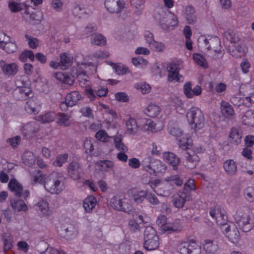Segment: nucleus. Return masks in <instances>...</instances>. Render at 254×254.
<instances>
[{
  "label": "nucleus",
  "instance_id": "obj_1",
  "mask_svg": "<svg viewBox=\"0 0 254 254\" xmlns=\"http://www.w3.org/2000/svg\"><path fill=\"white\" fill-rule=\"evenodd\" d=\"M186 118L191 128L198 130L202 128L204 124V116L202 111L197 107L193 106L186 113Z\"/></svg>",
  "mask_w": 254,
  "mask_h": 254
},
{
  "label": "nucleus",
  "instance_id": "obj_2",
  "mask_svg": "<svg viewBox=\"0 0 254 254\" xmlns=\"http://www.w3.org/2000/svg\"><path fill=\"white\" fill-rule=\"evenodd\" d=\"M141 165L144 171L155 176L165 173L166 171V166L161 161L151 156L145 157L141 162Z\"/></svg>",
  "mask_w": 254,
  "mask_h": 254
},
{
  "label": "nucleus",
  "instance_id": "obj_3",
  "mask_svg": "<svg viewBox=\"0 0 254 254\" xmlns=\"http://www.w3.org/2000/svg\"><path fill=\"white\" fill-rule=\"evenodd\" d=\"M44 188L52 194H59L64 190V186L62 182V177L59 176V173L53 172L46 178Z\"/></svg>",
  "mask_w": 254,
  "mask_h": 254
},
{
  "label": "nucleus",
  "instance_id": "obj_4",
  "mask_svg": "<svg viewBox=\"0 0 254 254\" xmlns=\"http://www.w3.org/2000/svg\"><path fill=\"white\" fill-rule=\"evenodd\" d=\"M234 218L240 229L244 232L250 231L254 227V219L249 212H237Z\"/></svg>",
  "mask_w": 254,
  "mask_h": 254
},
{
  "label": "nucleus",
  "instance_id": "obj_5",
  "mask_svg": "<svg viewBox=\"0 0 254 254\" xmlns=\"http://www.w3.org/2000/svg\"><path fill=\"white\" fill-rule=\"evenodd\" d=\"M144 247L148 251L157 249L159 246V236L152 226L146 227L144 232Z\"/></svg>",
  "mask_w": 254,
  "mask_h": 254
},
{
  "label": "nucleus",
  "instance_id": "obj_6",
  "mask_svg": "<svg viewBox=\"0 0 254 254\" xmlns=\"http://www.w3.org/2000/svg\"><path fill=\"white\" fill-rule=\"evenodd\" d=\"M209 215L215 220L221 230L223 227L225 228L229 224L226 211L220 205H216L211 207L209 209Z\"/></svg>",
  "mask_w": 254,
  "mask_h": 254
},
{
  "label": "nucleus",
  "instance_id": "obj_7",
  "mask_svg": "<svg viewBox=\"0 0 254 254\" xmlns=\"http://www.w3.org/2000/svg\"><path fill=\"white\" fill-rule=\"evenodd\" d=\"M178 249L181 254H200L201 253L200 247L193 240L180 243Z\"/></svg>",
  "mask_w": 254,
  "mask_h": 254
},
{
  "label": "nucleus",
  "instance_id": "obj_8",
  "mask_svg": "<svg viewBox=\"0 0 254 254\" xmlns=\"http://www.w3.org/2000/svg\"><path fill=\"white\" fill-rule=\"evenodd\" d=\"M127 201L128 200L124 195H116L112 199L111 205L115 209L129 213L132 207Z\"/></svg>",
  "mask_w": 254,
  "mask_h": 254
},
{
  "label": "nucleus",
  "instance_id": "obj_9",
  "mask_svg": "<svg viewBox=\"0 0 254 254\" xmlns=\"http://www.w3.org/2000/svg\"><path fill=\"white\" fill-rule=\"evenodd\" d=\"M223 233L228 238L229 241L235 243L240 238V233L236 226L233 222H229L225 228L221 230Z\"/></svg>",
  "mask_w": 254,
  "mask_h": 254
},
{
  "label": "nucleus",
  "instance_id": "obj_10",
  "mask_svg": "<svg viewBox=\"0 0 254 254\" xmlns=\"http://www.w3.org/2000/svg\"><path fill=\"white\" fill-rule=\"evenodd\" d=\"M13 96L17 100H25L32 97L33 93L30 86L23 85L17 86L13 92Z\"/></svg>",
  "mask_w": 254,
  "mask_h": 254
},
{
  "label": "nucleus",
  "instance_id": "obj_11",
  "mask_svg": "<svg viewBox=\"0 0 254 254\" xmlns=\"http://www.w3.org/2000/svg\"><path fill=\"white\" fill-rule=\"evenodd\" d=\"M105 6L108 11L112 13H118L125 7L123 0H105Z\"/></svg>",
  "mask_w": 254,
  "mask_h": 254
},
{
  "label": "nucleus",
  "instance_id": "obj_12",
  "mask_svg": "<svg viewBox=\"0 0 254 254\" xmlns=\"http://www.w3.org/2000/svg\"><path fill=\"white\" fill-rule=\"evenodd\" d=\"M168 71V79L170 82L179 81L182 76L179 74L180 64L174 62L170 63L167 66Z\"/></svg>",
  "mask_w": 254,
  "mask_h": 254
},
{
  "label": "nucleus",
  "instance_id": "obj_13",
  "mask_svg": "<svg viewBox=\"0 0 254 254\" xmlns=\"http://www.w3.org/2000/svg\"><path fill=\"white\" fill-rule=\"evenodd\" d=\"M128 194L132 198L134 202L137 204L142 203L146 199L148 191L141 190L136 188H131L128 190Z\"/></svg>",
  "mask_w": 254,
  "mask_h": 254
},
{
  "label": "nucleus",
  "instance_id": "obj_14",
  "mask_svg": "<svg viewBox=\"0 0 254 254\" xmlns=\"http://www.w3.org/2000/svg\"><path fill=\"white\" fill-rule=\"evenodd\" d=\"M184 93L188 98H192L194 96H198L201 94L202 89L201 86L196 85L193 88L190 82H186L183 86Z\"/></svg>",
  "mask_w": 254,
  "mask_h": 254
},
{
  "label": "nucleus",
  "instance_id": "obj_15",
  "mask_svg": "<svg viewBox=\"0 0 254 254\" xmlns=\"http://www.w3.org/2000/svg\"><path fill=\"white\" fill-rule=\"evenodd\" d=\"M162 157L170 166L172 167L173 170H177L181 163L180 158L175 154L171 152H165L163 153Z\"/></svg>",
  "mask_w": 254,
  "mask_h": 254
},
{
  "label": "nucleus",
  "instance_id": "obj_16",
  "mask_svg": "<svg viewBox=\"0 0 254 254\" xmlns=\"http://www.w3.org/2000/svg\"><path fill=\"white\" fill-rule=\"evenodd\" d=\"M0 67L4 74L8 76L14 75L18 70V66L16 64H7L3 60L0 61Z\"/></svg>",
  "mask_w": 254,
  "mask_h": 254
},
{
  "label": "nucleus",
  "instance_id": "obj_17",
  "mask_svg": "<svg viewBox=\"0 0 254 254\" xmlns=\"http://www.w3.org/2000/svg\"><path fill=\"white\" fill-rule=\"evenodd\" d=\"M242 131L238 127L231 128L228 140L230 143L234 145H238L241 142Z\"/></svg>",
  "mask_w": 254,
  "mask_h": 254
},
{
  "label": "nucleus",
  "instance_id": "obj_18",
  "mask_svg": "<svg viewBox=\"0 0 254 254\" xmlns=\"http://www.w3.org/2000/svg\"><path fill=\"white\" fill-rule=\"evenodd\" d=\"M220 112L222 116L226 119H232L235 117L233 107L229 103L222 101L220 103Z\"/></svg>",
  "mask_w": 254,
  "mask_h": 254
},
{
  "label": "nucleus",
  "instance_id": "obj_19",
  "mask_svg": "<svg viewBox=\"0 0 254 254\" xmlns=\"http://www.w3.org/2000/svg\"><path fill=\"white\" fill-rule=\"evenodd\" d=\"M97 200L93 195L87 196L83 201V207L86 213H91L97 205Z\"/></svg>",
  "mask_w": 254,
  "mask_h": 254
},
{
  "label": "nucleus",
  "instance_id": "obj_20",
  "mask_svg": "<svg viewBox=\"0 0 254 254\" xmlns=\"http://www.w3.org/2000/svg\"><path fill=\"white\" fill-rule=\"evenodd\" d=\"M8 188L9 190L14 193L15 195L19 197L22 195V186L15 178L10 180L8 184Z\"/></svg>",
  "mask_w": 254,
  "mask_h": 254
},
{
  "label": "nucleus",
  "instance_id": "obj_21",
  "mask_svg": "<svg viewBox=\"0 0 254 254\" xmlns=\"http://www.w3.org/2000/svg\"><path fill=\"white\" fill-rule=\"evenodd\" d=\"M203 43L208 50H213L216 51L215 48L220 46V42L219 38L216 37L208 36L203 40Z\"/></svg>",
  "mask_w": 254,
  "mask_h": 254
},
{
  "label": "nucleus",
  "instance_id": "obj_22",
  "mask_svg": "<svg viewBox=\"0 0 254 254\" xmlns=\"http://www.w3.org/2000/svg\"><path fill=\"white\" fill-rule=\"evenodd\" d=\"M242 124L249 127H254V110L246 111L241 117Z\"/></svg>",
  "mask_w": 254,
  "mask_h": 254
},
{
  "label": "nucleus",
  "instance_id": "obj_23",
  "mask_svg": "<svg viewBox=\"0 0 254 254\" xmlns=\"http://www.w3.org/2000/svg\"><path fill=\"white\" fill-rule=\"evenodd\" d=\"M41 105L33 98L29 99L25 105V110L28 114H37L40 111Z\"/></svg>",
  "mask_w": 254,
  "mask_h": 254
},
{
  "label": "nucleus",
  "instance_id": "obj_24",
  "mask_svg": "<svg viewBox=\"0 0 254 254\" xmlns=\"http://www.w3.org/2000/svg\"><path fill=\"white\" fill-rule=\"evenodd\" d=\"M37 210L41 217L48 216L51 213L48 202L44 200H40L37 204Z\"/></svg>",
  "mask_w": 254,
  "mask_h": 254
},
{
  "label": "nucleus",
  "instance_id": "obj_25",
  "mask_svg": "<svg viewBox=\"0 0 254 254\" xmlns=\"http://www.w3.org/2000/svg\"><path fill=\"white\" fill-rule=\"evenodd\" d=\"M55 78L62 83L72 85L74 83L73 76L67 73L58 72L55 74Z\"/></svg>",
  "mask_w": 254,
  "mask_h": 254
},
{
  "label": "nucleus",
  "instance_id": "obj_26",
  "mask_svg": "<svg viewBox=\"0 0 254 254\" xmlns=\"http://www.w3.org/2000/svg\"><path fill=\"white\" fill-rule=\"evenodd\" d=\"M223 168L229 176L234 175L237 171L236 163L233 159L226 160L223 163Z\"/></svg>",
  "mask_w": 254,
  "mask_h": 254
},
{
  "label": "nucleus",
  "instance_id": "obj_27",
  "mask_svg": "<svg viewBox=\"0 0 254 254\" xmlns=\"http://www.w3.org/2000/svg\"><path fill=\"white\" fill-rule=\"evenodd\" d=\"M65 99L69 106L73 107L76 105L78 101L81 99V95L78 91H73L67 94Z\"/></svg>",
  "mask_w": 254,
  "mask_h": 254
},
{
  "label": "nucleus",
  "instance_id": "obj_28",
  "mask_svg": "<svg viewBox=\"0 0 254 254\" xmlns=\"http://www.w3.org/2000/svg\"><path fill=\"white\" fill-rule=\"evenodd\" d=\"M187 194L185 192H180L174 195L173 205L180 208L184 206L187 199Z\"/></svg>",
  "mask_w": 254,
  "mask_h": 254
},
{
  "label": "nucleus",
  "instance_id": "obj_29",
  "mask_svg": "<svg viewBox=\"0 0 254 254\" xmlns=\"http://www.w3.org/2000/svg\"><path fill=\"white\" fill-rule=\"evenodd\" d=\"M179 147L183 150H189L192 146V140L189 134L183 135L178 139Z\"/></svg>",
  "mask_w": 254,
  "mask_h": 254
},
{
  "label": "nucleus",
  "instance_id": "obj_30",
  "mask_svg": "<svg viewBox=\"0 0 254 254\" xmlns=\"http://www.w3.org/2000/svg\"><path fill=\"white\" fill-rule=\"evenodd\" d=\"M10 204L12 208L18 212L21 211L26 212L28 210V207L25 202L19 198L11 199Z\"/></svg>",
  "mask_w": 254,
  "mask_h": 254
},
{
  "label": "nucleus",
  "instance_id": "obj_31",
  "mask_svg": "<svg viewBox=\"0 0 254 254\" xmlns=\"http://www.w3.org/2000/svg\"><path fill=\"white\" fill-rule=\"evenodd\" d=\"M57 117V114L54 112H49L45 114L35 117V119L42 123H48L53 122Z\"/></svg>",
  "mask_w": 254,
  "mask_h": 254
},
{
  "label": "nucleus",
  "instance_id": "obj_32",
  "mask_svg": "<svg viewBox=\"0 0 254 254\" xmlns=\"http://www.w3.org/2000/svg\"><path fill=\"white\" fill-rule=\"evenodd\" d=\"M203 249L206 253L209 254H219L218 245L214 244L213 242L210 240L204 241Z\"/></svg>",
  "mask_w": 254,
  "mask_h": 254
},
{
  "label": "nucleus",
  "instance_id": "obj_33",
  "mask_svg": "<svg viewBox=\"0 0 254 254\" xmlns=\"http://www.w3.org/2000/svg\"><path fill=\"white\" fill-rule=\"evenodd\" d=\"M112 137L115 146L118 151L122 152H127L128 151L127 147L123 141V136L122 135L114 136Z\"/></svg>",
  "mask_w": 254,
  "mask_h": 254
},
{
  "label": "nucleus",
  "instance_id": "obj_34",
  "mask_svg": "<svg viewBox=\"0 0 254 254\" xmlns=\"http://www.w3.org/2000/svg\"><path fill=\"white\" fill-rule=\"evenodd\" d=\"M78 164L75 161H72L68 166V173L74 180H77L80 178L79 173L78 171Z\"/></svg>",
  "mask_w": 254,
  "mask_h": 254
},
{
  "label": "nucleus",
  "instance_id": "obj_35",
  "mask_svg": "<svg viewBox=\"0 0 254 254\" xmlns=\"http://www.w3.org/2000/svg\"><path fill=\"white\" fill-rule=\"evenodd\" d=\"M76 77L78 78L79 85L81 87L86 88L91 85V82L88 79V76L85 71H77Z\"/></svg>",
  "mask_w": 254,
  "mask_h": 254
},
{
  "label": "nucleus",
  "instance_id": "obj_36",
  "mask_svg": "<svg viewBox=\"0 0 254 254\" xmlns=\"http://www.w3.org/2000/svg\"><path fill=\"white\" fill-rule=\"evenodd\" d=\"M22 160L26 166H32L36 161L35 155L31 151H25L22 155Z\"/></svg>",
  "mask_w": 254,
  "mask_h": 254
},
{
  "label": "nucleus",
  "instance_id": "obj_37",
  "mask_svg": "<svg viewBox=\"0 0 254 254\" xmlns=\"http://www.w3.org/2000/svg\"><path fill=\"white\" fill-rule=\"evenodd\" d=\"M96 165L101 171L108 172L113 169L114 163L111 160H105L98 161Z\"/></svg>",
  "mask_w": 254,
  "mask_h": 254
},
{
  "label": "nucleus",
  "instance_id": "obj_38",
  "mask_svg": "<svg viewBox=\"0 0 254 254\" xmlns=\"http://www.w3.org/2000/svg\"><path fill=\"white\" fill-rule=\"evenodd\" d=\"M163 126L160 127H156V124L150 120L146 121L145 123L142 126V129L145 131L155 132L162 129Z\"/></svg>",
  "mask_w": 254,
  "mask_h": 254
},
{
  "label": "nucleus",
  "instance_id": "obj_39",
  "mask_svg": "<svg viewBox=\"0 0 254 254\" xmlns=\"http://www.w3.org/2000/svg\"><path fill=\"white\" fill-rule=\"evenodd\" d=\"M109 64L112 66L114 71L118 75H124L130 72L127 66L121 63L115 64L111 62Z\"/></svg>",
  "mask_w": 254,
  "mask_h": 254
},
{
  "label": "nucleus",
  "instance_id": "obj_40",
  "mask_svg": "<svg viewBox=\"0 0 254 254\" xmlns=\"http://www.w3.org/2000/svg\"><path fill=\"white\" fill-rule=\"evenodd\" d=\"M160 112V107L153 104L148 105L144 111L145 114L151 118L157 117Z\"/></svg>",
  "mask_w": 254,
  "mask_h": 254
},
{
  "label": "nucleus",
  "instance_id": "obj_41",
  "mask_svg": "<svg viewBox=\"0 0 254 254\" xmlns=\"http://www.w3.org/2000/svg\"><path fill=\"white\" fill-rule=\"evenodd\" d=\"M57 123L60 126L68 127L70 125L69 116L65 113H59L57 114Z\"/></svg>",
  "mask_w": 254,
  "mask_h": 254
},
{
  "label": "nucleus",
  "instance_id": "obj_42",
  "mask_svg": "<svg viewBox=\"0 0 254 254\" xmlns=\"http://www.w3.org/2000/svg\"><path fill=\"white\" fill-rule=\"evenodd\" d=\"M186 154L187 155L186 157L187 161L188 162L190 163L189 167L191 169L195 168L199 161V157L193 151H192V154L189 152H187Z\"/></svg>",
  "mask_w": 254,
  "mask_h": 254
},
{
  "label": "nucleus",
  "instance_id": "obj_43",
  "mask_svg": "<svg viewBox=\"0 0 254 254\" xmlns=\"http://www.w3.org/2000/svg\"><path fill=\"white\" fill-rule=\"evenodd\" d=\"M192 59L196 64L204 68L208 66L207 62L205 58L201 54L194 53L192 55Z\"/></svg>",
  "mask_w": 254,
  "mask_h": 254
},
{
  "label": "nucleus",
  "instance_id": "obj_44",
  "mask_svg": "<svg viewBox=\"0 0 254 254\" xmlns=\"http://www.w3.org/2000/svg\"><path fill=\"white\" fill-rule=\"evenodd\" d=\"M2 238L3 241V250L6 252L13 246V238L10 233H5L2 235Z\"/></svg>",
  "mask_w": 254,
  "mask_h": 254
},
{
  "label": "nucleus",
  "instance_id": "obj_45",
  "mask_svg": "<svg viewBox=\"0 0 254 254\" xmlns=\"http://www.w3.org/2000/svg\"><path fill=\"white\" fill-rule=\"evenodd\" d=\"M8 8L12 12H17L20 11L22 9H25V13H27V5L23 3H17L14 1H9L8 3Z\"/></svg>",
  "mask_w": 254,
  "mask_h": 254
},
{
  "label": "nucleus",
  "instance_id": "obj_46",
  "mask_svg": "<svg viewBox=\"0 0 254 254\" xmlns=\"http://www.w3.org/2000/svg\"><path fill=\"white\" fill-rule=\"evenodd\" d=\"M126 126L127 131L130 134H134L137 130L138 126L136 120L134 118H130L126 122Z\"/></svg>",
  "mask_w": 254,
  "mask_h": 254
},
{
  "label": "nucleus",
  "instance_id": "obj_47",
  "mask_svg": "<svg viewBox=\"0 0 254 254\" xmlns=\"http://www.w3.org/2000/svg\"><path fill=\"white\" fill-rule=\"evenodd\" d=\"M33 181V184H44L45 180V176L44 175L42 171L40 170L35 171L31 175Z\"/></svg>",
  "mask_w": 254,
  "mask_h": 254
},
{
  "label": "nucleus",
  "instance_id": "obj_48",
  "mask_svg": "<svg viewBox=\"0 0 254 254\" xmlns=\"http://www.w3.org/2000/svg\"><path fill=\"white\" fill-rule=\"evenodd\" d=\"M179 226L177 222H167L163 227L161 228V230L163 233H170L171 232H175L178 230Z\"/></svg>",
  "mask_w": 254,
  "mask_h": 254
},
{
  "label": "nucleus",
  "instance_id": "obj_49",
  "mask_svg": "<svg viewBox=\"0 0 254 254\" xmlns=\"http://www.w3.org/2000/svg\"><path fill=\"white\" fill-rule=\"evenodd\" d=\"M232 43L233 45L230 47L229 51L232 56L235 58L241 57L243 54V50L241 47H237L235 41L232 40Z\"/></svg>",
  "mask_w": 254,
  "mask_h": 254
},
{
  "label": "nucleus",
  "instance_id": "obj_50",
  "mask_svg": "<svg viewBox=\"0 0 254 254\" xmlns=\"http://www.w3.org/2000/svg\"><path fill=\"white\" fill-rule=\"evenodd\" d=\"M34 124H28L24 126L22 130L23 135L25 137H31L37 132L38 128H32V126Z\"/></svg>",
  "mask_w": 254,
  "mask_h": 254
},
{
  "label": "nucleus",
  "instance_id": "obj_51",
  "mask_svg": "<svg viewBox=\"0 0 254 254\" xmlns=\"http://www.w3.org/2000/svg\"><path fill=\"white\" fill-rule=\"evenodd\" d=\"M144 222L143 217L141 215H137L133 219L129 221V226L134 230H137L140 228V224Z\"/></svg>",
  "mask_w": 254,
  "mask_h": 254
},
{
  "label": "nucleus",
  "instance_id": "obj_52",
  "mask_svg": "<svg viewBox=\"0 0 254 254\" xmlns=\"http://www.w3.org/2000/svg\"><path fill=\"white\" fill-rule=\"evenodd\" d=\"M165 181L171 185H176L177 186H181L183 184V180L178 175L168 176L166 178Z\"/></svg>",
  "mask_w": 254,
  "mask_h": 254
},
{
  "label": "nucleus",
  "instance_id": "obj_53",
  "mask_svg": "<svg viewBox=\"0 0 254 254\" xmlns=\"http://www.w3.org/2000/svg\"><path fill=\"white\" fill-rule=\"evenodd\" d=\"M29 59L32 62L34 61L35 55L31 50H25L19 56V60L22 62H25Z\"/></svg>",
  "mask_w": 254,
  "mask_h": 254
},
{
  "label": "nucleus",
  "instance_id": "obj_54",
  "mask_svg": "<svg viewBox=\"0 0 254 254\" xmlns=\"http://www.w3.org/2000/svg\"><path fill=\"white\" fill-rule=\"evenodd\" d=\"M95 137L97 140L103 142H108L111 137L106 131L103 129H99L96 133Z\"/></svg>",
  "mask_w": 254,
  "mask_h": 254
},
{
  "label": "nucleus",
  "instance_id": "obj_55",
  "mask_svg": "<svg viewBox=\"0 0 254 254\" xmlns=\"http://www.w3.org/2000/svg\"><path fill=\"white\" fill-rule=\"evenodd\" d=\"M68 157L67 153L59 154L57 155L56 160L54 161L53 164L55 166L62 167L66 162Z\"/></svg>",
  "mask_w": 254,
  "mask_h": 254
},
{
  "label": "nucleus",
  "instance_id": "obj_56",
  "mask_svg": "<svg viewBox=\"0 0 254 254\" xmlns=\"http://www.w3.org/2000/svg\"><path fill=\"white\" fill-rule=\"evenodd\" d=\"M72 12L75 17L79 18H81L84 14H85L84 8L76 3L73 4Z\"/></svg>",
  "mask_w": 254,
  "mask_h": 254
},
{
  "label": "nucleus",
  "instance_id": "obj_57",
  "mask_svg": "<svg viewBox=\"0 0 254 254\" xmlns=\"http://www.w3.org/2000/svg\"><path fill=\"white\" fill-rule=\"evenodd\" d=\"M244 194L246 199L250 202L254 201V188L249 187L245 189Z\"/></svg>",
  "mask_w": 254,
  "mask_h": 254
},
{
  "label": "nucleus",
  "instance_id": "obj_58",
  "mask_svg": "<svg viewBox=\"0 0 254 254\" xmlns=\"http://www.w3.org/2000/svg\"><path fill=\"white\" fill-rule=\"evenodd\" d=\"M159 181L158 180H154V183L151 182L150 183V187L153 190V191L156 192L158 195H162V196H167L170 193L169 192H166V191H164L162 193L161 191H159L157 189H161L160 188L159 185Z\"/></svg>",
  "mask_w": 254,
  "mask_h": 254
},
{
  "label": "nucleus",
  "instance_id": "obj_59",
  "mask_svg": "<svg viewBox=\"0 0 254 254\" xmlns=\"http://www.w3.org/2000/svg\"><path fill=\"white\" fill-rule=\"evenodd\" d=\"M132 63L135 66L142 68L147 65L148 61L141 57H138L137 58H133L132 59Z\"/></svg>",
  "mask_w": 254,
  "mask_h": 254
},
{
  "label": "nucleus",
  "instance_id": "obj_60",
  "mask_svg": "<svg viewBox=\"0 0 254 254\" xmlns=\"http://www.w3.org/2000/svg\"><path fill=\"white\" fill-rule=\"evenodd\" d=\"M73 228L72 226H70L69 227L65 228V227H63L61 230V232H60V235L61 237L64 238L66 239H69L71 238V236L73 235L72 231L71 229H73Z\"/></svg>",
  "mask_w": 254,
  "mask_h": 254
},
{
  "label": "nucleus",
  "instance_id": "obj_61",
  "mask_svg": "<svg viewBox=\"0 0 254 254\" xmlns=\"http://www.w3.org/2000/svg\"><path fill=\"white\" fill-rule=\"evenodd\" d=\"M92 44L96 45H104L106 43V38L101 34L96 35L91 40Z\"/></svg>",
  "mask_w": 254,
  "mask_h": 254
},
{
  "label": "nucleus",
  "instance_id": "obj_62",
  "mask_svg": "<svg viewBox=\"0 0 254 254\" xmlns=\"http://www.w3.org/2000/svg\"><path fill=\"white\" fill-rule=\"evenodd\" d=\"M84 147L85 152L90 155H92L94 150V146L91 139L86 138L84 141Z\"/></svg>",
  "mask_w": 254,
  "mask_h": 254
},
{
  "label": "nucleus",
  "instance_id": "obj_63",
  "mask_svg": "<svg viewBox=\"0 0 254 254\" xmlns=\"http://www.w3.org/2000/svg\"><path fill=\"white\" fill-rule=\"evenodd\" d=\"M97 27L93 24H89L87 26L84 31L83 35L87 37L93 34L97 31Z\"/></svg>",
  "mask_w": 254,
  "mask_h": 254
},
{
  "label": "nucleus",
  "instance_id": "obj_64",
  "mask_svg": "<svg viewBox=\"0 0 254 254\" xmlns=\"http://www.w3.org/2000/svg\"><path fill=\"white\" fill-rule=\"evenodd\" d=\"M149 47L151 49L157 52H162L165 48V46L164 43L157 42L155 40L153 42Z\"/></svg>",
  "mask_w": 254,
  "mask_h": 254
}]
</instances>
